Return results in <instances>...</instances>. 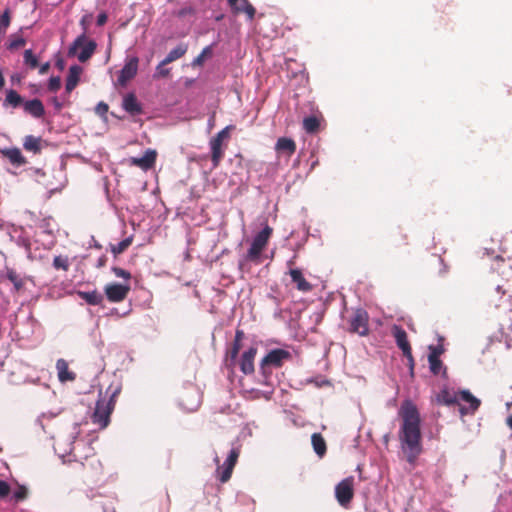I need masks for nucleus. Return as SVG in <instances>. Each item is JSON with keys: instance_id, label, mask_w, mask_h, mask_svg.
Listing matches in <instances>:
<instances>
[{"instance_id": "c9c22d12", "label": "nucleus", "mask_w": 512, "mask_h": 512, "mask_svg": "<svg viewBox=\"0 0 512 512\" xmlns=\"http://www.w3.org/2000/svg\"><path fill=\"white\" fill-rule=\"evenodd\" d=\"M24 62L26 65H28L31 69H35L38 67V59L33 54L32 50L28 49L24 52Z\"/></svg>"}, {"instance_id": "ea45409f", "label": "nucleus", "mask_w": 512, "mask_h": 512, "mask_svg": "<svg viewBox=\"0 0 512 512\" xmlns=\"http://www.w3.org/2000/svg\"><path fill=\"white\" fill-rule=\"evenodd\" d=\"M112 272L114 273V275L116 277H119V278H123L125 280H130L131 279V274L129 271L125 270V269H122L120 267H112Z\"/></svg>"}, {"instance_id": "2f4dec72", "label": "nucleus", "mask_w": 512, "mask_h": 512, "mask_svg": "<svg viewBox=\"0 0 512 512\" xmlns=\"http://www.w3.org/2000/svg\"><path fill=\"white\" fill-rule=\"evenodd\" d=\"M70 266L69 259L67 256H55L53 259V267L56 270L68 271Z\"/></svg>"}, {"instance_id": "864d4df0", "label": "nucleus", "mask_w": 512, "mask_h": 512, "mask_svg": "<svg viewBox=\"0 0 512 512\" xmlns=\"http://www.w3.org/2000/svg\"><path fill=\"white\" fill-rule=\"evenodd\" d=\"M507 425L512 429V415L507 418Z\"/></svg>"}, {"instance_id": "c03bdc74", "label": "nucleus", "mask_w": 512, "mask_h": 512, "mask_svg": "<svg viewBox=\"0 0 512 512\" xmlns=\"http://www.w3.org/2000/svg\"><path fill=\"white\" fill-rule=\"evenodd\" d=\"M193 14H195V9H194L193 7H190V6H188V7H184V8H182V9H180V10L176 13L177 17H179V18H184V17H186L187 15H193Z\"/></svg>"}, {"instance_id": "f8f14e48", "label": "nucleus", "mask_w": 512, "mask_h": 512, "mask_svg": "<svg viewBox=\"0 0 512 512\" xmlns=\"http://www.w3.org/2000/svg\"><path fill=\"white\" fill-rule=\"evenodd\" d=\"M138 63L139 59L136 56L129 57L126 60L125 65L120 71V74L118 76V83L121 86H125L128 81L133 79L138 71Z\"/></svg>"}, {"instance_id": "4468645a", "label": "nucleus", "mask_w": 512, "mask_h": 512, "mask_svg": "<svg viewBox=\"0 0 512 512\" xmlns=\"http://www.w3.org/2000/svg\"><path fill=\"white\" fill-rule=\"evenodd\" d=\"M228 4L234 14L245 13L250 21L254 19L256 10L248 0H228Z\"/></svg>"}, {"instance_id": "ddd939ff", "label": "nucleus", "mask_w": 512, "mask_h": 512, "mask_svg": "<svg viewBox=\"0 0 512 512\" xmlns=\"http://www.w3.org/2000/svg\"><path fill=\"white\" fill-rule=\"evenodd\" d=\"M459 401H463L469 404L468 407L458 404L460 406L459 410L462 415L474 414L481 404L480 400L473 396L468 390L459 391Z\"/></svg>"}, {"instance_id": "a211bd4d", "label": "nucleus", "mask_w": 512, "mask_h": 512, "mask_svg": "<svg viewBox=\"0 0 512 512\" xmlns=\"http://www.w3.org/2000/svg\"><path fill=\"white\" fill-rule=\"evenodd\" d=\"M257 354L256 347H250L247 351H245L240 359V370L248 375L254 372V358Z\"/></svg>"}, {"instance_id": "6ab92c4d", "label": "nucleus", "mask_w": 512, "mask_h": 512, "mask_svg": "<svg viewBox=\"0 0 512 512\" xmlns=\"http://www.w3.org/2000/svg\"><path fill=\"white\" fill-rule=\"evenodd\" d=\"M0 153L3 157L9 160V162L20 167L27 164L26 158L23 156L21 150L17 147L1 149Z\"/></svg>"}, {"instance_id": "f704fd0d", "label": "nucleus", "mask_w": 512, "mask_h": 512, "mask_svg": "<svg viewBox=\"0 0 512 512\" xmlns=\"http://www.w3.org/2000/svg\"><path fill=\"white\" fill-rule=\"evenodd\" d=\"M211 54H212V47L211 46L205 47L202 50V52L193 60V65L194 66H201V65H203L206 57L211 56Z\"/></svg>"}, {"instance_id": "473e14b6", "label": "nucleus", "mask_w": 512, "mask_h": 512, "mask_svg": "<svg viewBox=\"0 0 512 512\" xmlns=\"http://www.w3.org/2000/svg\"><path fill=\"white\" fill-rule=\"evenodd\" d=\"M428 361L430 365V370L434 375H438L442 369L443 363L440 358H437L436 355H429Z\"/></svg>"}, {"instance_id": "412c9836", "label": "nucleus", "mask_w": 512, "mask_h": 512, "mask_svg": "<svg viewBox=\"0 0 512 512\" xmlns=\"http://www.w3.org/2000/svg\"><path fill=\"white\" fill-rule=\"evenodd\" d=\"M122 107L127 113L133 116L139 115L143 111L141 104L133 93H129L124 97Z\"/></svg>"}, {"instance_id": "a19ab883", "label": "nucleus", "mask_w": 512, "mask_h": 512, "mask_svg": "<svg viewBox=\"0 0 512 512\" xmlns=\"http://www.w3.org/2000/svg\"><path fill=\"white\" fill-rule=\"evenodd\" d=\"M28 491L24 486H19L14 492L13 497L16 501H22L27 497Z\"/></svg>"}, {"instance_id": "8fccbe9b", "label": "nucleus", "mask_w": 512, "mask_h": 512, "mask_svg": "<svg viewBox=\"0 0 512 512\" xmlns=\"http://www.w3.org/2000/svg\"><path fill=\"white\" fill-rule=\"evenodd\" d=\"M49 69H50V63L46 62L39 67V74L44 75V74L48 73Z\"/></svg>"}, {"instance_id": "37998d69", "label": "nucleus", "mask_w": 512, "mask_h": 512, "mask_svg": "<svg viewBox=\"0 0 512 512\" xmlns=\"http://www.w3.org/2000/svg\"><path fill=\"white\" fill-rule=\"evenodd\" d=\"M10 493V486L9 484L4 481L0 480V498H5Z\"/></svg>"}, {"instance_id": "20e7f679", "label": "nucleus", "mask_w": 512, "mask_h": 512, "mask_svg": "<svg viewBox=\"0 0 512 512\" xmlns=\"http://www.w3.org/2000/svg\"><path fill=\"white\" fill-rule=\"evenodd\" d=\"M96 42L88 40L85 34L78 36L68 49V56H77L78 60L82 63L91 58L96 50Z\"/></svg>"}, {"instance_id": "dca6fc26", "label": "nucleus", "mask_w": 512, "mask_h": 512, "mask_svg": "<svg viewBox=\"0 0 512 512\" xmlns=\"http://www.w3.org/2000/svg\"><path fill=\"white\" fill-rule=\"evenodd\" d=\"M275 151L279 156L284 155L289 159L296 152V143L291 138L280 137L275 144Z\"/></svg>"}, {"instance_id": "c85d7f7f", "label": "nucleus", "mask_w": 512, "mask_h": 512, "mask_svg": "<svg viewBox=\"0 0 512 512\" xmlns=\"http://www.w3.org/2000/svg\"><path fill=\"white\" fill-rule=\"evenodd\" d=\"M23 103V98L17 91L13 89L7 90L3 104L4 106H11L13 108H17Z\"/></svg>"}, {"instance_id": "aec40b11", "label": "nucleus", "mask_w": 512, "mask_h": 512, "mask_svg": "<svg viewBox=\"0 0 512 512\" xmlns=\"http://www.w3.org/2000/svg\"><path fill=\"white\" fill-rule=\"evenodd\" d=\"M24 111L34 118H41L45 114V108L41 100L32 99L23 103Z\"/></svg>"}, {"instance_id": "39448f33", "label": "nucleus", "mask_w": 512, "mask_h": 512, "mask_svg": "<svg viewBox=\"0 0 512 512\" xmlns=\"http://www.w3.org/2000/svg\"><path fill=\"white\" fill-rule=\"evenodd\" d=\"M234 129L233 125H228L219 131L214 137H212L209 141V146L211 150V161L214 168H217L220 165L221 160L224 157V142L228 141L230 138V132Z\"/></svg>"}, {"instance_id": "3c124183", "label": "nucleus", "mask_w": 512, "mask_h": 512, "mask_svg": "<svg viewBox=\"0 0 512 512\" xmlns=\"http://www.w3.org/2000/svg\"><path fill=\"white\" fill-rule=\"evenodd\" d=\"M244 338V332L242 330H236L234 342H240Z\"/></svg>"}, {"instance_id": "de8ad7c7", "label": "nucleus", "mask_w": 512, "mask_h": 512, "mask_svg": "<svg viewBox=\"0 0 512 512\" xmlns=\"http://www.w3.org/2000/svg\"><path fill=\"white\" fill-rule=\"evenodd\" d=\"M107 22V15L105 13H100L97 16V25L103 26Z\"/></svg>"}, {"instance_id": "a878e982", "label": "nucleus", "mask_w": 512, "mask_h": 512, "mask_svg": "<svg viewBox=\"0 0 512 512\" xmlns=\"http://www.w3.org/2000/svg\"><path fill=\"white\" fill-rule=\"evenodd\" d=\"M311 442L315 453L322 458L327 451L326 441L320 433H314L311 436Z\"/></svg>"}, {"instance_id": "4d7b16f0", "label": "nucleus", "mask_w": 512, "mask_h": 512, "mask_svg": "<svg viewBox=\"0 0 512 512\" xmlns=\"http://www.w3.org/2000/svg\"><path fill=\"white\" fill-rule=\"evenodd\" d=\"M318 164V161L312 163L311 168L313 169Z\"/></svg>"}, {"instance_id": "9b49d317", "label": "nucleus", "mask_w": 512, "mask_h": 512, "mask_svg": "<svg viewBox=\"0 0 512 512\" xmlns=\"http://www.w3.org/2000/svg\"><path fill=\"white\" fill-rule=\"evenodd\" d=\"M156 158V150L147 149L142 157H131L128 161L131 166H136L143 171H148L155 166Z\"/></svg>"}, {"instance_id": "5701e85b", "label": "nucleus", "mask_w": 512, "mask_h": 512, "mask_svg": "<svg viewBox=\"0 0 512 512\" xmlns=\"http://www.w3.org/2000/svg\"><path fill=\"white\" fill-rule=\"evenodd\" d=\"M82 68L78 65H73L69 68V74L66 79L65 89L68 93L73 91L77 86L80 78Z\"/></svg>"}, {"instance_id": "603ef678", "label": "nucleus", "mask_w": 512, "mask_h": 512, "mask_svg": "<svg viewBox=\"0 0 512 512\" xmlns=\"http://www.w3.org/2000/svg\"><path fill=\"white\" fill-rule=\"evenodd\" d=\"M4 85H5V79H4L2 70H0V90L3 89Z\"/></svg>"}, {"instance_id": "b1692460", "label": "nucleus", "mask_w": 512, "mask_h": 512, "mask_svg": "<svg viewBox=\"0 0 512 512\" xmlns=\"http://www.w3.org/2000/svg\"><path fill=\"white\" fill-rule=\"evenodd\" d=\"M437 402L446 406L459 404V392L443 389L437 395Z\"/></svg>"}, {"instance_id": "1a4fd4ad", "label": "nucleus", "mask_w": 512, "mask_h": 512, "mask_svg": "<svg viewBox=\"0 0 512 512\" xmlns=\"http://www.w3.org/2000/svg\"><path fill=\"white\" fill-rule=\"evenodd\" d=\"M335 497L342 507L349 506L352 500V477H347L338 483L335 487Z\"/></svg>"}, {"instance_id": "58836bf2", "label": "nucleus", "mask_w": 512, "mask_h": 512, "mask_svg": "<svg viewBox=\"0 0 512 512\" xmlns=\"http://www.w3.org/2000/svg\"><path fill=\"white\" fill-rule=\"evenodd\" d=\"M61 87V78L59 76H52L48 82V89L51 92H56Z\"/></svg>"}, {"instance_id": "09e8293b", "label": "nucleus", "mask_w": 512, "mask_h": 512, "mask_svg": "<svg viewBox=\"0 0 512 512\" xmlns=\"http://www.w3.org/2000/svg\"><path fill=\"white\" fill-rule=\"evenodd\" d=\"M107 263V257L105 255H102L98 258L97 260V263H96V267L97 268H102L106 265Z\"/></svg>"}, {"instance_id": "bf43d9fd", "label": "nucleus", "mask_w": 512, "mask_h": 512, "mask_svg": "<svg viewBox=\"0 0 512 512\" xmlns=\"http://www.w3.org/2000/svg\"><path fill=\"white\" fill-rule=\"evenodd\" d=\"M214 461H215V463H216L217 465L219 464V458H218V456H216V457H215Z\"/></svg>"}, {"instance_id": "052dcab7", "label": "nucleus", "mask_w": 512, "mask_h": 512, "mask_svg": "<svg viewBox=\"0 0 512 512\" xmlns=\"http://www.w3.org/2000/svg\"><path fill=\"white\" fill-rule=\"evenodd\" d=\"M322 384H327L329 385V381H323Z\"/></svg>"}, {"instance_id": "79ce46f5", "label": "nucleus", "mask_w": 512, "mask_h": 512, "mask_svg": "<svg viewBox=\"0 0 512 512\" xmlns=\"http://www.w3.org/2000/svg\"><path fill=\"white\" fill-rule=\"evenodd\" d=\"M167 64H163V60L159 63V65L157 66L156 70H157V75L160 76V77H168L169 74H170V69L168 68H165Z\"/></svg>"}, {"instance_id": "e433bc0d", "label": "nucleus", "mask_w": 512, "mask_h": 512, "mask_svg": "<svg viewBox=\"0 0 512 512\" xmlns=\"http://www.w3.org/2000/svg\"><path fill=\"white\" fill-rule=\"evenodd\" d=\"M7 278L14 284L16 290H20L23 287V281L20 276L14 270L7 271Z\"/></svg>"}, {"instance_id": "49530a36", "label": "nucleus", "mask_w": 512, "mask_h": 512, "mask_svg": "<svg viewBox=\"0 0 512 512\" xmlns=\"http://www.w3.org/2000/svg\"><path fill=\"white\" fill-rule=\"evenodd\" d=\"M430 354L429 355H436L437 358L443 353L444 349L442 346H430Z\"/></svg>"}, {"instance_id": "f03ea898", "label": "nucleus", "mask_w": 512, "mask_h": 512, "mask_svg": "<svg viewBox=\"0 0 512 512\" xmlns=\"http://www.w3.org/2000/svg\"><path fill=\"white\" fill-rule=\"evenodd\" d=\"M120 393V388L117 387L112 392L109 397V400L105 398H100L96 402L95 411L92 415V422L94 424L99 425L100 428H106L110 423V415L115 407V398Z\"/></svg>"}, {"instance_id": "2eb2a0df", "label": "nucleus", "mask_w": 512, "mask_h": 512, "mask_svg": "<svg viewBox=\"0 0 512 512\" xmlns=\"http://www.w3.org/2000/svg\"><path fill=\"white\" fill-rule=\"evenodd\" d=\"M369 316L365 310L357 309L354 312V333L366 336L369 333Z\"/></svg>"}, {"instance_id": "5fc2aeb1", "label": "nucleus", "mask_w": 512, "mask_h": 512, "mask_svg": "<svg viewBox=\"0 0 512 512\" xmlns=\"http://www.w3.org/2000/svg\"><path fill=\"white\" fill-rule=\"evenodd\" d=\"M54 103L58 109L61 108V104L57 101V99H54Z\"/></svg>"}, {"instance_id": "6e6d98bb", "label": "nucleus", "mask_w": 512, "mask_h": 512, "mask_svg": "<svg viewBox=\"0 0 512 512\" xmlns=\"http://www.w3.org/2000/svg\"><path fill=\"white\" fill-rule=\"evenodd\" d=\"M223 17H224V15H219V16H217V17H216V21H220V20H222V19H223Z\"/></svg>"}, {"instance_id": "7ed1b4c3", "label": "nucleus", "mask_w": 512, "mask_h": 512, "mask_svg": "<svg viewBox=\"0 0 512 512\" xmlns=\"http://www.w3.org/2000/svg\"><path fill=\"white\" fill-rule=\"evenodd\" d=\"M273 229L269 225H265V227L256 234L251 243V247L248 249L245 260L249 262H253L256 264L261 263V254L263 250L266 248L270 237L272 236Z\"/></svg>"}, {"instance_id": "f257e3e1", "label": "nucleus", "mask_w": 512, "mask_h": 512, "mask_svg": "<svg viewBox=\"0 0 512 512\" xmlns=\"http://www.w3.org/2000/svg\"><path fill=\"white\" fill-rule=\"evenodd\" d=\"M398 413L402 421L399 431L401 449L407 462L414 465L422 453L420 414L416 405L410 400H405L401 404Z\"/></svg>"}, {"instance_id": "0eeeda50", "label": "nucleus", "mask_w": 512, "mask_h": 512, "mask_svg": "<svg viewBox=\"0 0 512 512\" xmlns=\"http://www.w3.org/2000/svg\"><path fill=\"white\" fill-rule=\"evenodd\" d=\"M239 455H240V447L239 446L233 447L230 450L229 455H228L226 461L224 462L223 466L222 467L218 466L216 473H217V477L221 483H226L230 480L232 473H233V469L238 461Z\"/></svg>"}, {"instance_id": "cd10ccee", "label": "nucleus", "mask_w": 512, "mask_h": 512, "mask_svg": "<svg viewBox=\"0 0 512 512\" xmlns=\"http://www.w3.org/2000/svg\"><path fill=\"white\" fill-rule=\"evenodd\" d=\"M23 147L27 151H31L35 154L41 151V138L33 135H27L23 141Z\"/></svg>"}, {"instance_id": "f3484780", "label": "nucleus", "mask_w": 512, "mask_h": 512, "mask_svg": "<svg viewBox=\"0 0 512 512\" xmlns=\"http://www.w3.org/2000/svg\"><path fill=\"white\" fill-rule=\"evenodd\" d=\"M288 274L290 275L291 277V281L292 283L295 284L297 290H299L300 292H303V293H307V292H310L312 290V284L309 283L302 271L298 268H294V269H290Z\"/></svg>"}, {"instance_id": "72a5a7b5", "label": "nucleus", "mask_w": 512, "mask_h": 512, "mask_svg": "<svg viewBox=\"0 0 512 512\" xmlns=\"http://www.w3.org/2000/svg\"><path fill=\"white\" fill-rule=\"evenodd\" d=\"M26 40L21 36H11V39L7 45V49L9 50H17L23 46H25Z\"/></svg>"}, {"instance_id": "423d86ee", "label": "nucleus", "mask_w": 512, "mask_h": 512, "mask_svg": "<svg viewBox=\"0 0 512 512\" xmlns=\"http://www.w3.org/2000/svg\"><path fill=\"white\" fill-rule=\"evenodd\" d=\"M291 358V353L284 349H273L261 360L260 371L265 378L271 375V368H280Z\"/></svg>"}, {"instance_id": "7c9ffc66", "label": "nucleus", "mask_w": 512, "mask_h": 512, "mask_svg": "<svg viewBox=\"0 0 512 512\" xmlns=\"http://www.w3.org/2000/svg\"><path fill=\"white\" fill-rule=\"evenodd\" d=\"M131 244H132V237L125 238L118 244L112 245L111 251L115 256H117L119 254H122L124 251H126Z\"/></svg>"}, {"instance_id": "9d476101", "label": "nucleus", "mask_w": 512, "mask_h": 512, "mask_svg": "<svg viewBox=\"0 0 512 512\" xmlns=\"http://www.w3.org/2000/svg\"><path fill=\"white\" fill-rule=\"evenodd\" d=\"M105 295L110 302H122L128 296L130 291L129 284L110 283L104 288Z\"/></svg>"}, {"instance_id": "4c0bfd02", "label": "nucleus", "mask_w": 512, "mask_h": 512, "mask_svg": "<svg viewBox=\"0 0 512 512\" xmlns=\"http://www.w3.org/2000/svg\"><path fill=\"white\" fill-rule=\"evenodd\" d=\"M240 349H241V343L233 341L231 349L227 352V357L230 358V361L232 363L236 361Z\"/></svg>"}, {"instance_id": "13d9d810", "label": "nucleus", "mask_w": 512, "mask_h": 512, "mask_svg": "<svg viewBox=\"0 0 512 512\" xmlns=\"http://www.w3.org/2000/svg\"><path fill=\"white\" fill-rule=\"evenodd\" d=\"M57 65H58L60 68H62V67H63L62 61H58V62H57Z\"/></svg>"}, {"instance_id": "393cba45", "label": "nucleus", "mask_w": 512, "mask_h": 512, "mask_svg": "<svg viewBox=\"0 0 512 512\" xmlns=\"http://www.w3.org/2000/svg\"><path fill=\"white\" fill-rule=\"evenodd\" d=\"M78 296L86 301L89 305H100L103 302V295L97 290L92 291H78Z\"/></svg>"}, {"instance_id": "bb28decb", "label": "nucleus", "mask_w": 512, "mask_h": 512, "mask_svg": "<svg viewBox=\"0 0 512 512\" xmlns=\"http://www.w3.org/2000/svg\"><path fill=\"white\" fill-rule=\"evenodd\" d=\"M188 46L184 43L179 44L175 48H173L167 56L163 59V64H169L173 61L178 60L182 56H184L187 52Z\"/></svg>"}, {"instance_id": "c756f323", "label": "nucleus", "mask_w": 512, "mask_h": 512, "mask_svg": "<svg viewBox=\"0 0 512 512\" xmlns=\"http://www.w3.org/2000/svg\"><path fill=\"white\" fill-rule=\"evenodd\" d=\"M320 121L316 116H308L303 120V128L307 133H316L319 130Z\"/></svg>"}, {"instance_id": "a18cd8bd", "label": "nucleus", "mask_w": 512, "mask_h": 512, "mask_svg": "<svg viewBox=\"0 0 512 512\" xmlns=\"http://www.w3.org/2000/svg\"><path fill=\"white\" fill-rule=\"evenodd\" d=\"M108 111V105L104 102H100L97 106H96V112L97 114L99 115H105Z\"/></svg>"}, {"instance_id": "4be33fe9", "label": "nucleus", "mask_w": 512, "mask_h": 512, "mask_svg": "<svg viewBox=\"0 0 512 512\" xmlns=\"http://www.w3.org/2000/svg\"><path fill=\"white\" fill-rule=\"evenodd\" d=\"M56 369L60 382L65 383L67 381L75 380L76 375L74 372L69 370L68 362L66 360L58 359L56 362Z\"/></svg>"}, {"instance_id": "6e6552de", "label": "nucleus", "mask_w": 512, "mask_h": 512, "mask_svg": "<svg viewBox=\"0 0 512 512\" xmlns=\"http://www.w3.org/2000/svg\"><path fill=\"white\" fill-rule=\"evenodd\" d=\"M392 333L396 340L397 346L402 350L403 355L409 361L411 369H413L414 358L412 355V349L408 341L406 331L402 327L394 325L392 328Z\"/></svg>"}]
</instances>
